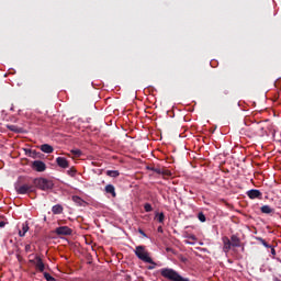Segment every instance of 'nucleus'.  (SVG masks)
I'll use <instances>...</instances> for the list:
<instances>
[{"label": "nucleus", "instance_id": "nucleus-1", "mask_svg": "<svg viewBox=\"0 0 281 281\" xmlns=\"http://www.w3.org/2000/svg\"><path fill=\"white\" fill-rule=\"evenodd\" d=\"M160 276L166 280H170V281H190L189 278L181 277V274H179V272H177L172 268H162L160 270Z\"/></svg>", "mask_w": 281, "mask_h": 281}, {"label": "nucleus", "instance_id": "nucleus-2", "mask_svg": "<svg viewBox=\"0 0 281 281\" xmlns=\"http://www.w3.org/2000/svg\"><path fill=\"white\" fill-rule=\"evenodd\" d=\"M134 254L143 262H147L148 265H155V261L153 260V258H150L148 251H146V246H136Z\"/></svg>", "mask_w": 281, "mask_h": 281}, {"label": "nucleus", "instance_id": "nucleus-3", "mask_svg": "<svg viewBox=\"0 0 281 281\" xmlns=\"http://www.w3.org/2000/svg\"><path fill=\"white\" fill-rule=\"evenodd\" d=\"M33 186L34 188H38L40 190L47 192V190H53L54 182L52 180H47L46 178H36L33 180Z\"/></svg>", "mask_w": 281, "mask_h": 281}, {"label": "nucleus", "instance_id": "nucleus-4", "mask_svg": "<svg viewBox=\"0 0 281 281\" xmlns=\"http://www.w3.org/2000/svg\"><path fill=\"white\" fill-rule=\"evenodd\" d=\"M29 262L31 265H35V269L40 271V273H43L45 271V262H43V258H41V256L35 255V258L30 259Z\"/></svg>", "mask_w": 281, "mask_h": 281}, {"label": "nucleus", "instance_id": "nucleus-5", "mask_svg": "<svg viewBox=\"0 0 281 281\" xmlns=\"http://www.w3.org/2000/svg\"><path fill=\"white\" fill-rule=\"evenodd\" d=\"M18 194H27L29 192H36L34 184H22L15 188Z\"/></svg>", "mask_w": 281, "mask_h": 281}, {"label": "nucleus", "instance_id": "nucleus-6", "mask_svg": "<svg viewBox=\"0 0 281 281\" xmlns=\"http://www.w3.org/2000/svg\"><path fill=\"white\" fill-rule=\"evenodd\" d=\"M72 229L69 226H59L55 229L57 236H71Z\"/></svg>", "mask_w": 281, "mask_h": 281}, {"label": "nucleus", "instance_id": "nucleus-7", "mask_svg": "<svg viewBox=\"0 0 281 281\" xmlns=\"http://www.w3.org/2000/svg\"><path fill=\"white\" fill-rule=\"evenodd\" d=\"M32 168L33 170H36V172H45V170H47V165L42 160H35L32 164Z\"/></svg>", "mask_w": 281, "mask_h": 281}, {"label": "nucleus", "instance_id": "nucleus-8", "mask_svg": "<svg viewBox=\"0 0 281 281\" xmlns=\"http://www.w3.org/2000/svg\"><path fill=\"white\" fill-rule=\"evenodd\" d=\"M222 240H223V251L225 252V254H229V251H231V249H232V247H234L233 245H232V240L229 239V237H223L222 238Z\"/></svg>", "mask_w": 281, "mask_h": 281}, {"label": "nucleus", "instance_id": "nucleus-9", "mask_svg": "<svg viewBox=\"0 0 281 281\" xmlns=\"http://www.w3.org/2000/svg\"><path fill=\"white\" fill-rule=\"evenodd\" d=\"M56 164L59 168H69V160H67L65 157H57Z\"/></svg>", "mask_w": 281, "mask_h": 281}, {"label": "nucleus", "instance_id": "nucleus-10", "mask_svg": "<svg viewBox=\"0 0 281 281\" xmlns=\"http://www.w3.org/2000/svg\"><path fill=\"white\" fill-rule=\"evenodd\" d=\"M247 196L250 199H260L262 196V192H260L258 189H251L247 191Z\"/></svg>", "mask_w": 281, "mask_h": 281}, {"label": "nucleus", "instance_id": "nucleus-11", "mask_svg": "<svg viewBox=\"0 0 281 281\" xmlns=\"http://www.w3.org/2000/svg\"><path fill=\"white\" fill-rule=\"evenodd\" d=\"M26 232H30V224H27V222H24L22 224V229L19 231V237L23 238Z\"/></svg>", "mask_w": 281, "mask_h": 281}, {"label": "nucleus", "instance_id": "nucleus-12", "mask_svg": "<svg viewBox=\"0 0 281 281\" xmlns=\"http://www.w3.org/2000/svg\"><path fill=\"white\" fill-rule=\"evenodd\" d=\"M105 192H106V194H111V196H113V199H115V196H117V193H115V187L113 184H106Z\"/></svg>", "mask_w": 281, "mask_h": 281}, {"label": "nucleus", "instance_id": "nucleus-13", "mask_svg": "<svg viewBox=\"0 0 281 281\" xmlns=\"http://www.w3.org/2000/svg\"><path fill=\"white\" fill-rule=\"evenodd\" d=\"M42 153H46L47 155L54 153V147L49 144H43L41 145Z\"/></svg>", "mask_w": 281, "mask_h": 281}, {"label": "nucleus", "instance_id": "nucleus-14", "mask_svg": "<svg viewBox=\"0 0 281 281\" xmlns=\"http://www.w3.org/2000/svg\"><path fill=\"white\" fill-rule=\"evenodd\" d=\"M231 245H233V247H240V238L236 235H232Z\"/></svg>", "mask_w": 281, "mask_h": 281}, {"label": "nucleus", "instance_id": "nucleus-15", "mask_svg": "<svg viewBox=\"0 0 281 281\" xmlns=\"http://www.w3.org/2000/svg\"><path fill=\"white\" fill-rule=\"evenodd\" d=\"M63 205L57 204L52 207L53 214H63Z\"/></svg>", "mask_w": 281, "mask_h": 281}, {"label": "nucleus", "instance_id": "nucleus-16", "mask_svg": "<svg viewBox=\"0 0 281 281\" xmlns=\"http://www.w3.org/2000/svg\"><path fill=\"white\" fill-rule=\"evenodd\" d=\"M106 176L112 177L113 179H115V178L120 177V171H117V170H108Z\"/></svg>", "mask_w": 281, "mask_h": 281}, {"label": "nucleus", "instance_id": "nucleus-17", "mask_svg": "<svg viewBox=\"0 0 281 281\" xmlns=\"http://www.w3.org/2000/svg\"><path fill=\"white\" fill-rule=\"evenodd\" d=\"M261 212H262V214H272V212H273V209H271V206H269V205H263V206H261Z\"/></svg>", "mask_w": 281, "mask_h": 281}, {"label": "nucleus", "instance_id": "nucleus-18", "mask_svg": "<svg viewBox=\"0 0 281 281\" xmlns=\"http://www.w3.org/2000/svg\"><path fill=\"white\" fill-rule=\"evenodd\" d=\"M70 154L72 155V157H76V158L82 157V150L80 149H71Z\"/></svg>", "mask_w": 281, "mask_h": 281}, {"label": "nucleus", "instance_id": "nucleus-19", "mask_svg": "<svg viewBox=\"0 0 281 281\" xmlns=\"http://www.w3.org/2000/svg\"><path fill=\"white\" fill-rule=\"evenodd\" d=\"M156 218L158 223L164 224V221H166V215L164 213H156Z\"/></svg>", "mask_w": 281, "mask_h": 281}, {"label": "nucleus", "instance_id": "nucleus-20", "mask_svg": "<svg viewBox=\"0 0 281 281\" xmlns=\"http://www.w3.org/2000/svg\"><path fill=\"white\" fill-rule=\"evenodd\" d=\"M257 240H259V243H261V245H263V247L267 249H271V245H269L262 237H257Z\"/></svg>", "mask_w": 281, "mask_h": 281}, {"label": "nucleus", "instance_id": "nucleus-21", "mask_svg": "<svg viewBox=\"0 0 281 281\" xmlns=\"http://www.w3.org/2000/svg\"><path fill=\"white\" fill-rule=\"evenodd\" d=\"M7 127L9 128V131H12L13 133L21 132V128H19V126H16V125H8Z\"/></svg>", "mask_w": 281, "mask_h": 281}, {"label": "nucleus", "instance_id": "nucleus-22", "mask_svg": "<svg viewBox=\"0 0 281 281\" xmlns=\"http://www.w3.org/2000/svg\"><path fill=\"white\" fill-rule=\"evenodd\" d=\"M44 278L46 281H56V278L52 277L49 272H44Z\"/></svg>", "mask_w": 281, "mask_h": 281}, {"label": "nucleus", "instance_id": "nucleus-23", "mask_svg": "<svg viewBox=\"0 0 281 281\" xmlns=\"http://www.w3.org/2000/svg\"><path fill=\"white\" fill-rule=\"evenodd\" d=\"M198 218H199V221H200L201 223H205V221H206L205 214H203V212H200V213L198 214Z\"/></svg>", "mask_w": 281, "mask_h": 281}, {"label": "nucleus", "instance_id": "nucleus-24", "mask_svg": "<svg viewBox=\"0 0 281 281\" xmlns=\"http://www.w3.org/2000/svg\"><path fill=\"white\" fill-rule=\"evenodd\" d=\"M144 210H145V212H153V205L150 203H145Z\"/></svg>", "mask_w": 281, "mask_h": 281}, {"label": "nucleus", "instance_id": "nucleus-25", "mask_svg": "<svg viewBox=\"0 0 281 281\" xmlns=\"http://www.w3.org/2000/svg\"><path fill=\"white\" fill-rule=\"evenodd\" d=\"M76 172H77L76 168L72 167L67 171V175H69V177H76Z\"/></svg>", "mask_w": 281, "mask_h": 281}, {"label": "nucleus", "instance_id": "nucleus-26", "mask_svg": "<svg viewBox=\"0 0 281 281\" xmlns=\"http://www.w3.org/2000/svg\"><path fill=\"white\" fill-rule=\"evenodd\" d=\"M149 170H151V172H156V175H161V168H155V167H151L149 168Z\"/></svg>", "mask_w": 281, "mask_h": 281}, {"label": "nucleus", "instance_id": "nucleus-27", "mask_svg": "<svg viewBox=\"0 0 281 281\" xmlns=\"http://www.w3.org/2000/svg\"><path fill=\"white\" fill-rule=\"evenodd\" d=\"M138 234H140V236H143L144 238H148V235H146V233L142 228H138Z\"/></svg>", "mask_w": 281, "mask_h": 281}, {"label": "nucleus", "instance_id": "nucleus-28", "mask_svg": "<svg viewBox=\"0 0 281 281\" xmlns=\"http://www.w3.org/2000/svg\"><path fill=\"white\" fill-rule=\"evenodd\" d=\"M24 249H25L26 254H30V251H32V245L26 244Z\"/></svg>", "mask_w": 281, "mask_h": 281}, {"label": "nucleus", "instance_id": "nucleus-29", "mask_svg": "<svg viewBox=\"0 0 281 281\" xmlns=\"http://www.w3.org/2000/svg\"><path fill=\"white\" fill-rule=\"evenodd\" d=\"M166 251H167V254H176V252H175V249H172V248H170V247H167V248H166Z\"/></svg>", "mask_w": 281, "mask_h": 281}, {"label": "nucleus", "instance_id": "nucleus-30", "mask_svg": "<svg viewBox=\"0 0 281 281\" xmlns=\"http://www.w3.org/2000/svg\"><path fill=\"white\" fill-rule=\"evenodd\" d=\"M0 227H5V222L3 221V217L0 216Z\"/></svg>", "mask_w": 281, "mask_h": 281}, {"label": "nucleus", "instance_id": "nucleus-31", "mask_svg": "<svg viewBox=\"0 0 281 281\" xmlns=\"http://www.w3.org/2000/svg\"><path fill=\"white\" fill-rule=\"evenodd\" d=\"M74 201H76V203H82V199H80L79 196H75Z\"/></svg>", "mask_w": 281, "mask_h": 281}, {"label": "nucleus", "instance_id": "nucleus-32", "mask_svg": "<svg viewBox=\"0 0 281 281\" xmlns=\"http://www.w3.org/2000/svg\"><path fill=\"white\" fill-rule=\"evenodd\" d=\"M157 232H158L159 234H164V227L158 226Z\"/></svg>", "mask_w": 281, "mask_h": 281}, {"label": "nucleus", "instance_id": "nucleus-33", "mask_svg": "<svg viewBox=\"0 0 281 281\" xmlns=\"http://www.w3.org/2000/svg\"><path fill=\"white\" fill-rule=\"evenodd\" d=\"M189 239H190V240H196V236L190 235V236H189Z\"/></svg>", "mask_w": 281, "mask_h": 281}, {"label": "nucleus", "instance_id": "nucleus-34", "mask_svg": "<svg viewBox=\"0 0 281 281\" xmlns=\"http://www.w3.org/2000/svg\"><path fill=\"white\" fill-rule=\"evenodd\" d=\"M270 249H271L272 256H276V248H273V247L271 246Z\"/></svg>", "mask_w": 281, "mask_h": 281}, {"label": "nucleus", "instance_id": "nucleus-35", "mask_svg": "<svg viewBox=\"0 0 281 281\" xmlns=\"http://www.w3.org/2000/svg\"><path fill=\"white\" fill-rule=\"evenodd\" d=\"M155 267H157V263H155L154 266H149L148 269L153 270V269H155Z\"/></svg>", "mask_w": 281, "mask_h": 281}, {"label": "nucleus", "instance_id": "nucleus-36", "mask_svg": "<svg viewBox=\"0 0 281 281\" xmlns=\"http://www.w3.org/2000/svg\"><path fill=\"white\" fill-rule=\"evenodd\" d=\"M32 256H34V255H30L29 257L32 258Z\"/></svg>", "mask_w": 281, "mask_h": 281}]
</instances>
